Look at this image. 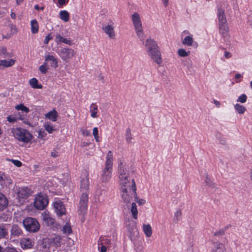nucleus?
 Masks as SVG:
<instances>
[{"label": "nucleus", "instance_id": "57", "mask_svg": "<svg viewBox=\"0 0 252 252\" xmlns=\"http://www.w3.org/2000/svg\"><path fill=\"white\" fill-rule=\"evenodd\" d=\"M93 134L94 136H98V129L97 127L94 128Z\"/></svg>", "mask_w": 252, "mask_h": 252}, {"label": "nucleus", "instance_id": "28", "mask_svg": "<svg viewBox=\"0 0 252 252\" xmlns=\"http://www.w3.org/2000/svg\"><path fill=\"white\" fill-rule=\"evenodd\" d=\"M15 62V61L13 59H10L9 61H7L5 60H0V67H10L14 64Z\"/></svg>", "mask_w": 252, "mask_h": 252}, {"label": "nucleus", "instance_id": "31", "mask_svg": "<svg viewBox=\"0 0 252 252\" xmlns=\"http://www.w3.org/2000/svg\"><path fill=\"white\" fill-rule=\"evenodd\" d=\"M29 83L31 87L34 89H42L43 87L41 84H38V80L35 78L31 79Z\"/></svg>", "mask_w": 252, "mask_h": 252}, {"label": "nucleus", "instance_id": "8", "mask_svg": "<svg viewBox=\"0 0 252 252\" xmlns=\"http://www.w3.org/2000/svg\"><path fill=\"white\" fill-rule=\"evenodd\" d=\"M59 55L62 60L67 63L74 56L75 51L71 48H62Z\"/></svg>", "mask_w": 252, "mask_h": 252}, {"label": "nucleus", "instance_id": "39", "mask_svg": "<svg viewBox=\"0 0 252 252\" xmlns=\"http://www.w3.org/2000/svg\"><path fill=\"white\" fill-rule=\"evenodd\" d=\"M193 39L190 36H186L182 41V43L184 45L187 46H191L193 44Z\"/></svg>", "mask_w": 252, "mask_h": 252}, {"label": "nucleus", "instance_id": "23", "mask_svg": "<svg viewBox=\"0 0 252 252\" xmlns=\"http://www.w3.org/2000/svg\"><path fill=\"white\" fill-rule=\"evenodd\" d=\"M56 42L57 43V44L63 42L69 45L73 44L70 40L63 37L60 34H57L56 35Z\"/></svg>", "mask_w": 252, "mask_h": 252}, {"label": "nucleus", "instance_id": "62", "mask_svg": "<svg viewBox=\"0 0 252 252\" xmlns=\"http://www.w3.org/2000/svg\"><path fill=\"white\" fill-rule=\"evenodd\" d=\"M146 202V201L143 199H140L139 200H138V203L139 205H142L145 204Z\"/></svg>", "mask_w": 252, "mask_h": 252}, {"label": "nucleus", "instance_id": "47", "mask_svg": "<svg viewBox=\"0 0 252 252\" xmlns=\"http://www.w3.org/2000/svg\"><path fill=\"white\" fill-rule=\"evenodd\" d=\"M47 63H45L39 67V70L42 74H45L48 71V68L46 67Z\"/></svg>", "mask_w": 252, "mask_h": 252}, {"label": "nucleus", "instance_id": "9", "mask_svg": "<svg viewBox=\"0 0 252 252\" xmlns=\"http://www.w3.org/2000/svg\"><path fill=\"white\" fill-rule=\"evenodd\" d=\"M113 166L105 165L102 171L100 180L102 183L106 184L110 181L112 177Z\"/></svg>", "mask_w": 252, "mask_h": 252}, {"label": "nucleus", "instance_id": "46", "mask_svg": "<svg viewBox=\"0 0 252 252\" xmlns=\"http://www.w3.org/2000/svg\"><path fill=\"white\" fill-rule=\"evenodd\" d=\"M182 215L181 211L180 210H177L175 213L174 217V221L177 222L181 218Z\"/></svg>", "mask_w": 252, "mask_h": 252}, {"label": "nucleus", "instance_id": "40", "mask_svg": "<svg viewBox=\"0 0 252 252\" xmlns=\"http://www.w3.org/2000/svg\"><path fill=\"white\" fill-rule=\"evenodd\" d=\"M126 140L127 143H131V140L132 139V136L131 133V130L129 128L126 129L125 134Z\"/></svg>", "mask_w": 252, "mask_h": 252}, {"label": "nucleus", "instance_id": "58", "mask_svg": "<svg viewBox=\"0 0 252 252\" xmlns=\"http://www.w3.org/2000/svg\"><path fill=\"white\" fill-rule=\"evenodd\" d=\"M81 131L83 135L89 136L90 135L89 131L87 130V129H82Z\"/></svg>", "mask_w": 252, "mask_h": 252}, {"label": "nucleus", "instance_id": "33", "mask_svg": "<svg viewBox=\"0 0 252 252\" xmlns=\"http://www.w3.org/2000/svg\"><path fill=\"white\" fill-rule=\"evenodd\" d=\"M212 252H224V246L219 242L215 243V249Z\"/></svg>", "mask_w": 252, "mask_h": 252}, {"label": "nucleus", "instance_id": "36", "mask_svg": "<svg viewBox=\"0 0 252 252\" xmlns=\"http://www.w3.org/2000/svg\"><path fill=\"white\" fill-rule=\"evenodd\" d=\"M105 165L113 166V155L110 151L107 154Z\"/></svg>", "mask_w": 252, "mask_h": 252}, {"label": "nucleus", "instance_id": "7", "mask_svg": "<svg viewBox=\"0 0 252 252\" xmlns=\"http://www.w3.org/2000/svg\"><path fill=\"white\" fill-rule=\"evenodd\" d=\"M89 172L84 170L81 174V179L80 181V189L82 192H89Z\"/></svg>", "mask_w": 252, "mask_h": 252}, {"label": "nucleus", "instance_id": "52", "mask_svg": "<svg viewBox=\"0 0 252 252\" xmlns=\"http://www.w3.org/2000/svg\"><path fill=\"white\" fill-rule=\"evenodd\" d=\"M11 161L17 167H21L22 166V162L19 160L11 159Z\"/></svg>", "mask_w": 252, "mask_h": 252}, {"label": "nucleus", "instance_id": "44", "mask_svg": "<svg viewBox=\"0 0 252 252\" xmlns=\"http://www.w3.org/2000/svg\"><path fill=\"white\" fill-rule=\"evenodd\" d=\"M0 56L3 58L10 56V54L7 52L6 48L4 47L0 48Z\"/></svg>", "mask_w": 252, "mask_h": 252}, {"label": "nucleus", "instance_id": "13", "mask_svg": "<svg viewBox=\"0 0 252 252\" xmlns=\"http://www.w3.org/2000/svg\"><path fill=\"white\" fill-rule=\"evenodd\" d=\"M102 30L110 38L114 39L115 38L114 27L112 25H103Z\"/></svg>", "mask_w": 252, "mask_h": 252}, {"label": "nucleus", "instance_id": "42", "mask_svg": "<svg viewBox=\"0 0 252 252\" xmlns=\"http://www.w3.org/2000/svg\"><path fill=\"white\" fill-rule=\"evenodd\" d=\"M15 109L17 110H21L23 112H25L26 114L28 113L30 111V109L25 106L23 104H20L15 106Z\"/></svg>", "mask_w": 252, "mask_h": 252}, {"label": "nucleus", "instance_id": "6", "mask_svg": "<svg viewBox=\"0 0 252 252\" xmlns=\"http://www.w3.org/2000/svg\"><path fill=\"white\" fill-rule=\"evenodd\" d=\"M48 204V196L45 194L40 193L35 198L34 201V207L38 210H43Z\"/></svg>", "mask_w": 252, "mask_h": 252}, {"label": "nucleus", "instance_id": "20", "mask_svg": "<svg viewBox=\"0 0 252 252\" xmlns=\"http://www.w3.org/2000/svg\"><path fill=\"white\" fill-rule=\"evenodd\" d=\"M8 201L5 196L0 192V211H3L8 205Z\"/></svg>", "mask_w": 252, "mask_h": 252}, {"label": "nucleus", "instance_id": "64", "mask_svg": "<svg viewBox=\"0 0 252 252\" xmlns=\"http://www.w3.org/2000/svg\"><path fill=\"white\" fill-rule=\"evenodd\" d=\"M214 103L217 107H220V102L216 100H214Z\"/></svg>", "mask_w": 252, "mask_h": 252}, {"label": "nucleus", "instance_id": "43", "mask_svg": "<svg viewBox=\"0 0 252 252\" xmlns=\"http://www.w3.org/2000/svg\"><path fill=\"white\" fill-rule=\"evenodd\" d=\"M44 220L45 222L49 226L52 225L55 223V220L50 216H44Z\"/></svg>", "mask_w": 252, "mask_h": 252}, {"label": "nucleus", "instance_id": "32", "mask_svg": "<svg viewBox=\"0 0 252 252\" xmlns=\"http://www.w3.org/2000/svg\"><path fill=\"white\" fill-rule=\"evenodd\" d=\"M131 182H132L131 190L132 191L133 194L134 195V200L135 202L138 203V200H139L140 199L139 198V197L138 196L137 192H136V187L135 182L134 179H132Z\"/></svg>", "mask_w": 252, "mask_h": 252}, {"label": "nucleus", "instance_id": "34", "mask_svg": "<svg viewBox=\"0 0 252 252\" xmlns=\"http://www.w3.org/2000/svg\"><path fill=\"white\" fill-rule=\"evenodd\" d=\"M234 109L239 114H243L247 110L245 106L239 103L234 105Z\"/></svg>", "mask_w": 252, "mask_h": 252}, {"label": "nucleus", "instance_id": "18", "mask_svg": "<svg viewBox=\"0 0 252 252\" xmlns=\"http://www.w3.org/2000/svg\"><path fill=\"white\" fill-rule=\"evenodd\" d=\"M21 247L23 249H30L33 246V242L30 238H23L20 242Z\"/></svg>", "mask_w": 252, "mask_h": 252}, {"label": "nucleus", "instance_id": "60", "mask_svg": "<svg viewBox=\"0 0 252 252\" xmlns=\"http://www.w3.org/2000/svg\"><path fill=\"white\" fill-rule=\"evenodd\" d=\"M224 56L226 58L228 59L231 57V56L229 52L226 51L224 53Z\"/></svg>", "mask_w": 252, "mask_h": 252}, {"label": "nucleus", "instance_id": "10", "mask_svg": "<svg viewBox=\"0 0 252 252\" xmlns=\"http://www.w3.org/2000/svg\"><path fill=\"white\" fill-rule=\"evenodd\" d=\"M125 188H122L123 194H122V198L123 201L126 203H129L132 200V193H130L131 190V187H130V185H127V186H126Z\"/></svg>", "mask_w": 252, "mask_h": 252}, {"label": "nucleus", "instance_id": "2", "mask_svg": "<svg viewBox=\"0 0 252 252\" xmlns=\"http://www.w3.org/2000/svg\"><path fill=\"white\" fill-rule=\"evenodd\" d=\"M131 19L137 36L141 41H143L144 32L140 15L137 12H134L131 16Z\"/></svg>", "mask_w": 252, "mask_h": 252}, {"label": "nucleus", "instance_id": "19", "mask_svg": "<svg viewBox=\"0 0 252 252\" xmlns=\"http://www.w3.org/2000/svg\"><path fill=\"white\" fill-rule=\"evenodd\" d=\"M45 62H50V65L51 67L56 68L58 67V61L53 56L50 55H46L45 56Z\"/></svg>", "mask_w": 252, "mask_h": 252}, {"label": "nucleus", "instance_id": "56", "mask_svg": "<svg viewBox=\"0 0 252 252\" xmlns=\"http://www.w3.org/2000/svg\"><path fill=\"white\" fill-rule=\"evenodd\" d=\"M68 0H58V3L60 5H63L67 2Z\"/></svg>", "mask_w": 252, "mask_h": 252}, {"label": "nucleus", "instance_id": "17", "mask_svg": "<svg viewBox=\"0 0 252 252\" xmlns=\"http://www.w3.org/2000/svg\"><path fill=\"white\" fill-rule=\"evenodd\" d=\"M220 32L222 35L224 40H227L229 38L228 34V29L227 23L219 24Z\"/></svg>", "mask_w": 252, "mask_h": 252}, {"label": "nucleus", "instance_id": "51", "mask_svg": "<svg viewBox=\"0 0 252 252\" xmlns=\"http://www.w3.org/2000/svg\"><path fill=\"white\" fill-rule=\"evenodd\" d=\"M46 135L47 133L44 131L40 130L38 131V135L37 137L38 138H43L46 136Z\"/></svg>", "mask_w": 252, "mask_h": 252}, {"label": "nucleus", "instance_id": "24", "mask_svg": "<svg viewBox=\"0 0 252 252\" xmlns=\"http://www.w3.org/2000/svg\"><path fill=\"white\" fill-rule=\"evenodd\" d=\"M143 230L147 237H150L152 235V229L149 224H143L142 226Z\"/></svg>", "mask_w": 252, "mask_h": 252}, {"label": "nucleus", "instance_id": "4", "mask_svg": "<svg viewBox=\"0 0 252 252\" xmlns=\"http://www.w3.org/2000/svg\"><path fill=\"white\" fill-rule=\"evenodd\" d=\"M23 223L26 230L28 232L35 233L39 230L40 224L34 218H26L23 220Z\"/></svg>", "mask_w": 252, "mask_h": 252}, {"label": "nucleus", "instance_id": "26", "mask_svg": "<svg viewBox=\"0 0 252 252\" xmlns=\"http://www.w3.org/2000/svg\"><path fill=\"white\" fill-rule=\"evenodd\" d=\"M31 32L32 33L35 34L38 32L39 26L36 20L33 19L31 21Z\"/></svg>", "mask_w": 252, "mask_h": 252}, {"label": "nucleus", "instance_id": "45", "mask_svg": "<svg viewBox=\"0 0 252 252\" xmlns=\"http://www.w3.org/2000/svg\"><path fill=\"white\" fill-rule=\"evenodd\" d=\"M189 51L186 52L184 49H180L178 51L179 56L182 57H187L189 54Z\"/></svg>", "mask_w": 252, "mask_h": 252}, {"label": "nucleus", "instance_id": "41", "mask_svg": "<svg viewBox=\"0 0 252 252\" xmlns=\"http://www.w3.org/2000/svg\"><path fill=\"white\" fill-rule=\"evenodd\" d=\"M62 231L64 234H69L72 233V229L70 224L66 223L63 226Z\"/></svg>", "mask_w": 252, "mask_h": 252}, {"label": "nucleus", "instance_id": "5", "mask_svg": "<svg viewBox=\"0 0 252 252\" xmlns=\"http://www.w3.org/2000/svg\"><path fill=\"white\" fill-rule=\"evenodd\" d=\"M12 132L16 139L26 143L30 142L32 137L28 130L21 128H16L12 130Z\"/></svg>", "mask_w": 252, "mask_h": 252}, {"label": "nucleus", "instance_id": "49", "mask_svg": "<svg viewBox=\"0 0 252 252\" xmlns=\"http://www.w3.org/2000/svg\"><path fill=\"white\" fill-rule=\"evenodd\" d=\"M44 128L49 133H52L55 130V129L53 128V126L49 124L45 125Z\"/></svg>", "mask_w": 252, "mask_h": 252}, {"label": "nucleus", "instance_id": "53", "mask_svg": "<svg viewBox=\"0 0 252 252\" xmlns=\"http://www.w3.org/2000/svg\"><path fill=\"white\" fill-rule=\"evenodd\" d=\"M52 39V37L51 35V33L48 34L45 37L44 43L45 44H47L49 41L50 40Z\"/></svg>", "mask_w": 252, "mask_h": 252}, {"label": "nucleus", "instance_id": "3", "mask_svg": "<svg viewBox=\"0 0 252 252\" xmlns=\"http://www.w3.org/2000/svg\"><path fill=\"white\" fill-rule=\"evenodd\" d=\"M119 177L120 180V184L124 187L130 185L128 180L129 172L125 164L120 162L118 165Z\"/></svg>", "mask_w": 252, "mask_h": 252}, {"label": "nucleus", "instance_id": "25", "mask_svg": "<svg viewBox=\"0 0 252 252\" xmlns=\"http://www.w3.org/2000/svg\"><path fill=\"white\" fill-rule=\"evenodd\" d=\"M205 182L206 186L210 188L212 190H215L216 189V185L213 183L208 175H206Z\"/></svg>", "mask_w": 252, "mask_h": 252}, {"label": "nucleus", "instance_id": "29", "mask_svg": "<svg viewBox=\"0 0 252 252\" xmlns=\"http://www.w3.org/2000/svg\"><path fill=\"white\" fill-rule=\"evenodd\" d=\"M24 118V116H22L20 113L16 116L9 115L7 117V120L10 123H14L17 121L18 119L22 120Z\"/></svg>", "mask_w": 252, "mask_h": 252}, {"label": "nucleus", "instance_id": "35", "mask_svg": "<svg viewBox=\"0 0 252 252\" xmlns=\"http://www.w3.org/2000/svg\"><path fill=\"white\" fill-rule=\"evenodd\" d=\"M60 18L64 22H67L69 19V13L66 10H62L60 12Z\"/></svg>", "mask_w": 252, "mask_h": 252}, {"label": "nucleus", "instance_id": "27", "mask_svg": "<svg viewBox=\"0 0 252 252\" xmlns=\"http://www.w3.org/2000/svg\"><path fill=\"white\" fill-rule=\"evenodd\" d=\"M57 112L55 110L50 111L45 115V118L48 119L53 122L57 120Z\"/></svg>", "mask_w": 252, "mask_h": 252}, {"label": "nucleus", "instance_id": "37", "mask_svg": "<svg viewBox=\"0 0 252 252\" xmlns=\"http://www.w3.org/2000/svg\"><path fill=\"white\" fill-rule=\"evenodd\" d=\"M97 106L94 103H92L90 106V112H91V117H92L93 118L97 117Z\"/></svg>", "mask_w": 252, "mask_h": 252}, {"label": "nucleus", "instance_id": "38", "mask_svg": "<svg viewBox=\"0 0 252 252\" xmlns=\"http://www.w3.org/2000/svg\"><path fill=\"white\" fill-rule=\"evenodd\" d=\"M130 211L132 213L133 218L134 219H137L138 211L137 209V205L135 203L133 202L132 203Z\"/></svg>", "mask_w": 252, "mask_h": 252}, {"label": "nucleus", "instance_id": "50", "mask_svg": "<svg viewBox=\"0 0 252 252\" xmlns=\"http://www.w3.org/2000/svg\"><path fill=\"white\" fill-rule=\"evenodd\" d=\"M3 252H18L16 249L13 247H7L3 249Z\"/></svg>", "mask_w": 252, "mask_h": 252}, {"label": "nucleus", "instance_id": "54", "mask_svg": "<svg viewBox=\"0 0 252 252\" xmlns=\"http://www.w3.org/2000/svg\"><path fill=\"white\" fill-rule=\"evenodd\" d=\"M224 230L221 229L214 233L215 236H221L224 234Z\"/></svg>", "mask_w": 252, "mask_h": 252}, {"label": "nucleus", "instance_id": "15", "mask_svg": "<svg viewBox=\"0 0 252 252\" xmlns=\"http://www.w3.org/2000/svg\"><path fill=\"white\" fill-rule=\"evenodd\" d=\"M31 193V189L27 187H23L19 189L17 195L19 198L25 199L28 198Z\"/></svg>", "mask_w": 252, "mask_h": 252}, {"label": "nucleus", "instance_id": "59", "mask_svg": "<svg viewBox=\"0 0 252 252\" xmlns=\"http://www.w3.org/2000/svg\"><path fill=\"white\" fill-rule=\"evenodd\" d=\"M51 156L56 158L59 156L58 152L56 151H54L51 153Z\"/></svg>", "mask_w": 252, "mask_h": 252}, {"label": "nucleus", "instance_id": "16", "mask_svg": "<svg viewBox=\"0 0 252 252\" xmlns=\"http://www.w3.org/2000/svg\"><path fill=\"white\" fill-rule=\"evenodd\" d=\"M61 238L60 236H55L54 237L47 239L44 242L48 243L49 246H55L56 247H60L61 245Z\"/></svg>", "mask_w": 252, "mask_h": 252}, {"label": "nucleus", "instance_id": "11", "mask_svg": "<svg viewBox=\"0 0 252 252\" xmlns=\"http://www.w3.org/2000/svg\"><path fill=\"white\" fill-rule=\"evenodd\" d=\"M88 202V195L87 192H82L79 204V210L82 213L87 210Z\"/></svg>", "mask_w": 252, "mask_h": 252}, {"label": "nucleus", "instance_id": "14", "mask_svg": "<svg viewBox=\"0 0 252 252\" xmlns=\"http://www.w3.org/2000/svg\"><path fill=\"white\" fill-rule=\"evenodd\" d=\"M128 232L129 234V238L131 240H135L139 236V232L135 224L128 226Z\"/></svg>", "mask_w": 252, "mask_h": 252}, {"label": "nucleus", "instance_id": "21", "mask_svg": "<svg viewBox=\"0 0 252 252\" xmlns=\"http://www.w3.org/2000/svg\"><path fill=\"white\" fill-rule=\"evenodd\" d=\"M218 16L219 24L227 23V21L224 14V11L223 9L220 8L218 9Z\"/></svg>", "mask_w": 252, "mask_h": 252}, {"label": "nucleus", "instance_id": "61", "mask_svg": "<svg viewBox=\"0 0 252 252\" xmlns=\"http://www.w3.org/2000/svg\"><path fill=\"white\" fill-rule=\"evenodd\" d=\"M90 144V143H89V142H83L81 143V146L82 147H87V146H89Z\"/></svg>", "mask_w": 252, "mask_h": 252}, {"label": "nucleus", "instance_id": "30", "mask_svg": "<svg viewBox=\"0 0 252 252\" xmlns=\"http://www.w3.org/2000/svg\"><path fill=\"white\" fill-rule=\"evenodd\" d=\"M8 235V230L4 224H0V239L5 238Z\"/></svg>", "mask_w": 252, "mask_h": 252}, {"label": "nucleus", "instance_id": "22", "mask_svg": "<svg viewBox=\"0 0 252 252\" xmlns=\"http://www.w3.org/2000/svg\"><path fill=\"white\" fill-rule=\"evenodd\" d=\"M11 234L15 236H19L21 235L22 231L17 224H13L11 229Z\"/></svg>", "mask_w": 252, "mask_h": 252}, {"label": "nucleus", "instance_id": "55", "mask_svg": "<svg viewBox=\"0 0 252 252\" xmlns=\"http://www.w3.org/2000/svg\"><path fill=\"white\" fill-rule=\"evenodd\" d=\"M47 239H43L42 240V243H41V247L43 249H46L47 247H49V246H47V244L49 245L48 243H46L44 241L47 240Z\"/></svg>", "mask_w": 252, "mask_h": 252}, {"label": "nucleus", "instance_id": "1", "mask_svg": "<svg viewBox=\"0 0 252 252\" xmlns=\"http://www.w3.org/2000/svg\"><path fill=\"white\" fill-rule=\"evenodd\" d=\"M145 47L148 55L152 60L157 64H161L162 63V59L159 48L156 41L152 39H147Z\"/></svg>", "mask_w": 252, "mask_h": 252}, {"label": "nucleus", "instance_id": "63", "mask_svg": "<svg viewBox=\"0 0 252 252\" xmlns=\"http://www.w3.org/2000/svg\"><path fill=\"white\" fill-rule=\"evenodd\" d=\"M107 248L105 246L102 245L101 247L100 252H106Z\"/></svg>", "mask_w": 252, "mask_h": 252}, {"label": "nucleus", "instance_id": "12", "mask_svg": "<svg viewBox=\"0 0 252 252\" xmlns=\"http://www.w3.org/2000/svg\"><path fill=\"white\" fill-rule=\"evenodd\" d=\"M54 208L58 216L61 217L65 214V207L60 200L57 201L54 203Z\"/></svg>", "mask_w": 252, "mask_h": 252}, {"label": "nucleus", "instance_id": "48", "mask_svg": "<svg viewBox=\"0 0 252 252\" xmlns=\"http://www.w3.org/2000/svg\"><path fill=\"white\" fill-rule=\"evenodd\" d=\"M247 99V95L245 94H242L238 98L237 101L243 103L246 102Z\"/></svg>", "mask_w": 252, "mask_h": 252}]
</instances>
